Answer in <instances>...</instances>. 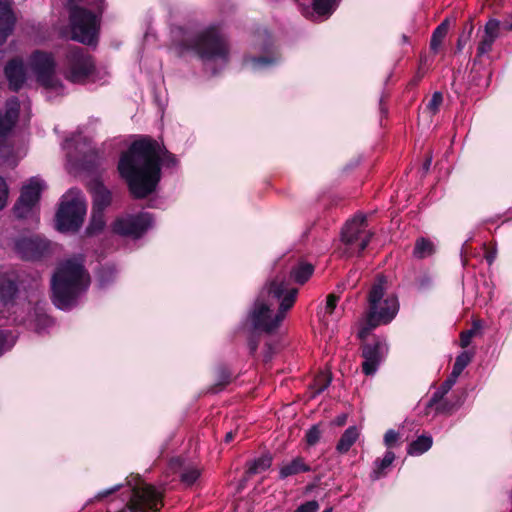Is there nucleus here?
<instances>
[{"instance_id": "nucleus-1", "label": "nucleus", "mask_w": 512, "mask_h": 512, "mask_svg": "<svg viewBox=\"0 0 512 512\" xmlns=\"http://www.w3.org/2000/svg\"><path fill=\"white\" fill-rule=\"evenodd\" d=\"M176 157L164 150L157 141L143 138L134 141L123 153L118 170L135 198H144L156 190L161 179V163L177 165Z\"/></svg>"}, {"instance_id": "nucleus-2", "label": "nucleus", "mask_w": 512, "mask_h": 512, "mask_svg": "<svg viewBox=\"0 0 512 512\" xmlns=\"http://www.w3.org/2000/svg\"><path fill=\"white\" fill-rule=\"evenodd\" d=\"M297 293L285 274L275 276L261 289L249 312L251 327L266 333L276 330L293 307Z\"/></svg>"}, {"instance_id": "nucleus-3", "label": "nucleus", "mask_w": 512, "mask_h": 512, "mask_svg": "<svg viewBox=\"0 0 512 512\" xmlns=\"http://www.w3.org/2000/svg\"><path fill=\"white\" fill-rule=\"evenodd\" d=\"M89 285L90 275L83 257L65 259L57 265L51 278L52 302L59 309L69 310Z\"/></svg>"}, {"instance_id": "nucleus-4", "label": "nucleus", "mask_w": 512, "mask_h": 512, "mask_svg": "<svg viewBox=\"0 0 512 512\" xmlns=\"http://www.w3.org/2000/svg\"><path fill=\"white\" fill-rule=\"evenodd\" d=\"M367 303L366 315L358 332V337L362 340L376 327L390 323L398 313V298L388 277H376L368 292Z\"/></svg>"}, {"instance_id": "nucleus-5", "label": "nucleus", "mask_w": 512, "mask_h": 512, "mask_svg": "<svg viewBox=\"0 0 512 512\" xmlns=\"http://www.w3.org/2000/svg\"><path fill=\"white\" fill-rule=\"evenodd\" d=\"M17 286L12 277L7 274H0V327L4 322L14 315L12 322L23 323L40 333L52 324V320L38 308L28 317L22 314L31 310V303H19L15 296Z\"/></svg>"}, {"instance_id": "nucleus-6", "label": "nucleus", "mask_w": 512, "mask_h": 512, "mask_svg": "<svg viewBox=\"0 0 512 512\" xmlns=\"http://www.w3.org/2000/svg\"><path fill=\"white\" fill-rule=\"evenodd\" d=\"M184 45L187 49L193 50L206 65L215 63L224 66L228 62L227 41L215 27L188 36Z\"/></svg>"}, {"instance_id": "nucleus-7", "label": "nucleus", "mask_w": 512, "mask_h": 512, "mask_svg": "<svg viewBox=\"0 0 512 512\" xmlns=\"http://www.w3.org/2000/svg\"><path fill=\"white\" fill-rule=\"evenodd\" d=\"M86 214V203L82 192L78 189H70L62 197L56 214L57 229L62 232L77 231Z\"/></svg>"}, {"instance_id": "nucleus-8", "label": "nucleus", "mask_w": 512, "mask_h": 512, "mask_svg": "<svg viewBox=\"0 0 512 512\" xmlns=\"http://www.w3.org/2000/svg\"><path fill=\"white\" fill-rule=\"evenodd\" d=\"M373 233L367 230L364 214H358L347 221L341 232L342 255L352 257L359 255L369 244Z\"/></svg>"}, {"instance_id": "nucleus-9", "label": "nucleus", "mask_w": 512, "mask_h": 512, "mask_svg": "<svg viewBox=\"0 0 512 512\" xmlns=\"http://www.w3.org/2000/svg\"><path fill=\"white\" fill-rule=\"evenodd\" d=\"M99 16L85 8L70 5L72 39L83 44H93L98 36Z\"/></svg>"}, {"instance_id": "nucleus-10", "label": "nucleus", "mask_w": 512, "mask_h": 512, "mask_svg": "<svg viewBox=\"0 0 512 512\" xmlns=\"http://www.w3.org/2000/svg\"><path fill=\"white\" fill-rule=\"evenodd\" d=\"M30 66L37 82L49 95H61L64 87L55 74V61L51 54L36 51L30 57Z\"/></svg>"}, {"instance_id": "nucleus-11", "label": "nucleus", "mask_w": 512, "mask_h": 512, "mask_svg": "<svg viewBox=\"0 0 512 512\" xmlns=\"http://www.w3.org/2000/svg\"><path fill=\"white\" fill-rule=\"evenodd\" d=\"M94 62L91 56L80 47H71L66 55L65 77L73 83L84 82L93 72Z\"/></svg>"}, {"instance_id": "nucleus-12", "label": "nucleus", "mask_w": 512, "mask_h": 512, "mask_svg": "<svg viewBox=\"0 0 512 512\" xmlns=\"http://www.w3.org/2000/svg\"><path fill=\"white\" fill-rule=\"evenodd\" d=\"M44 182L38 177H32L23 185L21 194L14 206V213L18 218H28L35 215L40 194L44 189Z\"/></svg>"}, {"instance_id": "nucleus-13", "label": "nucleus", "mask_w": 512, "mask_h": 512, "mask_svg": "<svg viewBox=\"0 0 512 512\" xmlns=\"http://www.w3.org/2000/svg\"><path fill=\"white\" fill-rule=\"evenodd\" d=\"M152 224V217L149 213L137 215H126L119 217L113 223V232L122 236L132 238L141 237Z\"/></svg>"}, {"instance_id": "nucleus-14", "label": "nucleus", "mask_w": 512, "mask_h": 512, "mask_svg": "<svg viewBox=\"0 0 512 512\" xmlns=\"http://www.w3.org/2000/svg\"><path fill=\"white\" fill-rule=\"evenodd\" d=\"M162 494L148 484L134 485L128 507L132 512L157 510Z\"/></svg>"}, {"instance_id": "nucleus-15", "label": "nucleus", "mask_w": 512, "mask_h": 512, "mask_svg": "<svg viewBox=\"0 0 512 512\" xmlns=\"http://www.w3.org/2000/svg\"><path fill=\"white\" fill-rule=\"evenodd\" d=\"M388 345L385 339L376 338L372 342L362 345V371L367 376L374 375L388 354Z\"/></svg>"}, {"instance_id": "nucleus-16", "label": "nucleus", "mask_w": 512, "mask_h": 512, "mask_svg": "<svg viewBox=\"0 0 512 512\" xmlns=\"http://www.w3.org/2000/svg\"><path fill=\"white\" fill-rule=\"evenodd\" d=\"M506 26H508V23H501L499 20L491 18L486 22L483 29L478 30L480 39L477 46V57H482L492 51L493 44L500 36L501 31L507 30Z\"/></svg>"}, {"instance_id": "nucleus-17", "label": "nucleus", "mask_w": 512, "mask_h": 512, "mask_svg": "<svg viewBox=\"0 0 512 512\" xmlns=\"http://www.w3.org/2000/svg\"><path fill=\"white\" fill-rule=\"evenodd\" d=\"M49 243L39 237L22 238L16 242V250L23 259L33 260L41 257Z\"/></svg>"}, {"instance_id": "nucleus-18", "label": "nucleus", "mask_w": 512, "mask_h": 512, "mask_svg": "<svg viewBox=\"0 0 512 512\" xmlns=\"http://www.w3.org/2000/svg\"><path fill=\"white\" fill-rule=\"evenodd\" d=\"M5 76L10 89L18 91L26 81V69L22 59L14 58L5 66Z\"/></svg>"}, {"instance_id": "nucleus-19", "label": "nucleus", "mask_w": 512, "mask_h": 512, "mask_svg": "<svg viewBox=\"0 0 512 512\" xmlns=\"http://www.w3.org/2000/svg\"><path fill=\"white\" fill-rule=\"evenodd\" d=\"M16 17L9 0H0V43H3L13 32Z\"/></svg>"}, {"instance_id": "nucleus-20", "label": "nucleus", "mask_w": 512, "mask_h": 512, "mask_svg": "<svg viewBox=\"0 0 512 512\" xmlns=\"http://www.w3.org/2000/svg\"><path fill=\"white\" fill-rule=\"evenodd\" d=\"M413 425V421H406L398 431H395L393 429L388 430L384 435V444L388 448H390L398 439L411 440L409 444L408 453L413 455L414 452L416 451V440H413L412 436L406 433V429L411 431Z\"/></svg>"}, {"instance_id": "nucleus-21", "label": "nucleus", "mask_w": 512, "mask_h": 512, "mask_svg": "<svg viewBox=\"0 0 512 512\" xmlns=\"http://www.w3.org/2000/svg\"><path fill=\"white\" fill-rule=\"evenodd\" d=\"M93 210L103 211L111 203V192L101 183H95L92 187Z\"/></svg>"}, {"instance_id": "nucleus-22", "label": "nucleus", "mask_w": 512, "mask_h": 512, "mask_svg": "<svg viewBox=\"0 0 512 512\" xmlns=\"http://www.w3.org/2000/svg\"><path fill=\"white\" fill-rule=\"evenodd\" d=\"M80 141V134L74 135L65 140L63 147L67 151L69 159H77L78 155L84 156L89 150V145L86 139H84L83 143H80Z\"/></svg>"}, {"instance_id": "nucleus-23", "label": "nucleus", "mask_w": 512, "mask_h": 512, "mask_svg": "<svg viewBox=\"0 0 512 512\" xmlns=\"http://www.w3.org/2000/svg\"><path fill=\"white\" fill-rule=\"evenodd\" d=\"M462 403V398L458 395H452L449 398H441L437 402H433L431 398L427 404L428 408H435L436 412L449 414L456 410Z\"/></svg>"}, {"instance_id": "nucleus-24", "label": "nucleus", "mask_w": 512, "mask_h": 512, "mask_svg": "<svg viewBox=\"0 0 512 512\" xmlns=\"http://www.w3.org/2000/svg\"><path fill=\"white\" fill-rule=\"evenodd\" d=\"M310 471V467L305 464L304 459L296 457L292 461L285 463L280 468V478L284 479L302 472Z\"/></svg>"}, {"instance_id": "nucleus-25", "label": "nucleus", "mask_w": 512, "mask_h": 512, "mask_svg": "<svg viewBox=\"0 0 512 512\" xmlns=\"http://www.w3.org/2000/svg\"><path fill=\"white\" fill-rule=\"evenodd\" d=\"M359 435L360 433L356 426L348 427L338 441L336 450L341 454L347 453L352 445L357 441Z\"/></svg>"}, {"instance_id": "nucleus-26", "label": "nucleus", "mask_w": 512, "mask_h": 512, "mask_svg": "<svg viewBox=\"0 0 512 512\" xmlns=\"http://www.w3.org/2000/svg\"><path fill=\"white\" fill-rule=\"evenodd\" d=\"M313 265L301 262L295 265L290 271V279H293L295 283L304 284L313 274Z\"/></svg>"}, {"instance_id": "nucleus-27", "label": "nucleus", "mask_w": 512, "mask_h": 512, "mask_svg": "<svg viewBox=\"0 0 512 512\" xmlns=\"http://www.w3.org/2000/svg\"><path fill=\"white\" fill-rule=\"evenodd\" d=\"M279 58L275 55L270 57H250L245 59L244 64L252 71L264 70L278 62Z\"/></svg>"}, {"instance_id": "nucleus-28", "label": "nucleus", "mask_w": 512, "mask_h": 512, "mask_svg": "<svg viewBox=\"0 0 512 512\" xmlns=\"http://www.w3.org/2000/svg\"><path fill=\"white\" fill-rule=\"evenodd\" d=\"M272 464V457L270 455H262L261 457L253 460L247 469L249 476L260 474L270 468Z\"/></svg>"}, {"instance_id": "nucleus-29", "label": "nucleus", "mask_w": 512, "mask_h": 512, "mask_svg": "<svg viewBox=\"0 0 512 512\" xmlns=\"http://www.w3.org/2000/svg\"><path fill=\"white\" fill-rule=\"evenodd\" d=\"M395 454L392 451H387L384 457L381 460L375 461V468L372 472V479L377 480L384 475V471L388 468L394 461Z\"/></svg>"}, {"instance_id": "nucleus-30", "label": "nucleus", "mask_w": 512, "mask_h": 512, "mask_svg": "<svg viewBox=\"0 0 512 512\" xmlns=\"http://www.w3.org/2000/svg\"><path fill=\"white\" fill-rule=\"evenodd\" d=\"M449 28L448 20L443 21L433 32L430 42V47L433 51H437L443 39L447 35Z\"/></svg>"}, {"instance_id": "nucleus-31", "label": "nucleus", "mask_w": 512, "mask_h": 512, "mask_svg": "<svg viewBox=\"0 0 512 512\" xmlns=\"http://www.w3.org/2000/svg\"><path fill=\"white\" fill-rule=\"evenodd\" d=\"M105 226V218L103 211L93 210L91 221L87 227V233L94 235L103 230Z\"/></svg>"}, {"instance_id": "nucleus-32", "label": "nucleus", "mask_w": 512, "mask_h": 512, "mask_svg": "<svg viewBox=\"0 0 512 512\" xmlns=\"http://www.w3.org/2000/svg\"><path fill=\"white\" fill-rule=\"evenodd\" d=\"M338 0H313L314 11L321 16H329L335 10Z\"/></svg>"}, {"instance_id": "nucleus-33", "label": "nucleus", "mask_w": 512, "mask_h": 512, "mask_svg": "<svg viewBox=\"0 0 512 512\" xmlns=\"http://www.w3.org/2000/svg\"><path fill=\"white\" fill-rule=\"evenodd\" d=\"M331 383V374L327 371L320 372L314 379L312 385V396L315 397L317 394L323 392Z\"/></svg>"}, {"instance_id": "nucleus-34", "label": "nucleus", "mask_w": 512, "mask_h": 512, "mask_svg": "<svg viewBox=\"0 0 512 512\" xmlns=\"http://www.w3.org/2000/svg\"><path fill=\"white\" fill-rule=\"evenodd\" d=\"M436 251L435 244L426 238L418 239V258H426L433 255Z\"/></svg>"}, {"instance_id": "nucleus-35", "label": "nucleus", "mask_w": 512, "mask_h": 512, "mask_svg": "<svg viewBox=\"0 0 512 512\" xmlns=\"http://www.w3.org/2000/svg\"><path fill=\"white\" fill-rule=\"evenodd\" d=\"M473 357V354L468 351L461 352L455 360V363L453 365V369L455 371V374H461L463 370L468 366V364L471 362Z\"/></svg>"}, {"instance_id": "nucleus-36", "label": "nucleus", "mask_w": 512, "mask_h": 512, "mask_svg": "<svg viewBox=\"0 0 512 512\" xmlns=\"http://www.w3.org/2000/svg\"><path fill=\"white\" fill-rule=\"evenodd\" d=\"M200 474V470L197 467H187L181 474V481L186 485H192L200 477Z\"/></svg>"}, {"instance_id": "nucleus-37", "label": "nucleus", "mask_w": 512, "mask_h": 512, "mask_svg": "<svg viewBox=\"0 0 512 512\" xmlns=\"http://www.w3.org/2000/svg\"><path fill=\"white\" fill-rule=\"evenodd\" d=\"M15 344V337L6 330H0V356Z\"/></svg>"}, {"instance_id": "nucleus-38", "label": "nucleus", "mask_w": 512, "mask_h": 512, "mask_svg": "<svg viewBox=\"0 0 512 512\" xmlns=\"http://www.w3.org/2000/svg\"><path fill=\"white\" fill-rule=\"evenodd\" d=\"M479 328L478 323H474V328L470 330L463 331L460 335V346L462 348H466L471 343L472 338L475 335L476 329Z\"/></svg>"}, {"instance_id": "nucleus-39", "label": "nucleus", "mask_w": 512, "mask_h": 512, "mask_svg": "<svg viewBox=\"0 0 512 512\" xmlns=\"http://www.w3.org/2000/svg\"><path fill=\"white\" fill-rule=\"evenodd\" d=\"M442 100H443L442 94L440 92H435L432 95L431 99L428 101L426 108L431 113H436L442 103Z\"/></svg>"}, {"instance_id": "nucleus-40", "label": "nucleus", "mask_w": 512, "mask_h": 512, "mask_svg": "<svg viewBox=\"0 0 512 512\" xmlns=\"http://www.w3.org/2000/svg\"><path fill=\"white\" fill-rule=\"evenodd\" d=\"M321 432L318 426H312L306 433V441L309 445L313 446L320 440Z\"/></svg>"}, {"instance_id": "nucleus-41", "label": "nucleus", "mask_w": 512, "mask_h": 512, "mask_svg": "<svg viewBox=\"0 0 512 512\" xmlns=\"http://www.w3.org/2000/svg\"><path fill=\"white\" fill-rule=\"evenodd\" d=\"M115 275L113 267H104L99 274V281L102 286L106 285Z\"/></svg>"}, {"instance_id": "nucleus-42", "label": "nucleus", "mask_w": 512, "mask_h": 512, "mask_svg": "<svg viewBox=\"0 0 512 512\" xmlns=\"http://www.w3.org/2000/svg\"><path fill=\"white\" fill-rule=\"evenodd\" d=\"M432 446V438L430 436H418V454L428 451Z\"/></svg>"}, {"instance_id": "nucleus-43", "label": "nucleus", "mask_w": 512, "mask_h": 512, "mask_svg": "<svg viewBox=\"0 0 512 512\" xmlns=\"http://www.w3.org/2000/svg\"><path fill=\"white\" fill-rule=\"evenodd\" d=\"M319 503L316 500L307 501L301 504L294 512H317Z\"/></svg>"}, {"instance_id": "nucleus-44", "label": "nucleus", "mask_w": 512, "mask_h": 512, "mask_svg": "<svg viewBox=\"0 0 512 512\" xmlns=\"http://www.w3.org/2000/svg\"><path fill=\"white\" fill-rule=\"evenodd\" d=\"M452 386L448 385L445 381L442 383L440 388L433 394V402H437L439 399L443 398L450 390Z\"/></svg>"}, {"instance_id": "nucleus-45", "label": "nucleus", "mask_w": 512, "mask_h": 512, "mask_svg": "<svg viewBox=\"0 0 512 512\" xmlns=\"http://www.w3.org/2000/svg\"><path fill=\"white\" fill-rule=\"evenodd\" d=\"M8 188L2 177H0V210L6 205Z\"/></svg>"}, {"instance_id": "nucleus-46", "label": "nucleus", "mask_w": 512, "mask_h": 512, "mask_svg": "<svg viewBox=\"0 0 512 512\" xmlns=\"http://www.w3.org/2000/svg\"><path fill=\"white\" fill-rule=\"evenodd\" d=\"M337 301L338 298L334 294L328 295L325 307L327 313L331 314L334 311Z\"/></svg>"}, {"instance_id": "nucleus-47", "label": "nucleus", "mask_w": 512, "mask_h": 512, "mask_svg": "<svg viewBox=\"0 0 512 512\" xmlns=\"http://www.w3.org/2000/svg\"><path fill=\"white\" fill-rule=\"evenodd\" d=\"M470 38L471 37H469V35H465V32H462L457 40L456 51L461 52L469 42Z\"/></svg>"}, {"instance_id": "nucleus-48", "label": "nucleus", "mask_w": 512, "mask_h": 512, "mask_svg": "<svg viewBox=\"0 0 512 512\" xmlns=\"http://www.w3.org/2000/svg\"><path fill=\"white\" fill-rule=\"evenodd\" d=\"M473 30H474L473 22L471 20L467 21L464 25V30H463V32H465V35H469V37H471Z\"/></svg>"}, {"instance_id": "nucleus-49", "label": "nucleus", "mask_w": 512, "mask_h": 512, "mask_svg": "<svg viewBox=\"0 0 512 512\" xmlns=\"http://www.w3.org/2000/svg\"><path fill=\"white\" fill-rule=\"evenodd\" d=\"M460 376V374H455V371L452 370L451 374L449 375V377L445 380L446 383H448V385L452 386L456 383L458 377Z\"/></svg>"}, {"instance_id": "nucleus-50", "label": "nucleus", "mask_w": 512, "mask_h": 512, "mask_svg": "<svg viewBox=\"0 0 512 512\" xmlns=\"http://www.w3.org/2000/svg\"><path fill=\"white\" fill-rule=\"evenodd\" d=\"M460 376V374H455V371L452 370L451 374L449 375V377L445 380L446 383H448V385L452 386L456 383L458 377Z\"/></svg>"}, {"instance_id": "nucleus-51", "label": "nucleus", "mask_w": 512, "mask_h": 512, "mask_svg": "<svg viewBox=\"0 0 512 512\" xmlns=\"http://www.w3.org/2000/svg\"><path fill=\"white\" fill-rule=\"evenodd\" d=\"M120 488V485H116L115 487L111 488V489H108V490H105V491H102L100 492L98 495H97V498H104L110 494H112L113 492L117 491L118 489Z\"/></svg>"}, {"instance_id": "nucleus-52", "label": "nucleus", "mask_w": 512, "mask_h": 512, "mask_svg": "<svg viewBox=\"0 0 512 512\" xmlns=\"http://www.w3.org/2000/svg\"><path fill=\"white\" fill-rule=\"evenodd\" d=\"M485 257H486V260L488 261V263L491 264L496 258V251L494 249L487 251Z\"/></svg>"}, {"instance_id": "nucleus-53", "label": "nucleus", "mask_w": 512, "mask_h": 512, "mask_svg": "<svg viewBox=\"0 0 512 512\" xmlns=\"http://www.w3.org/2000/svg\"><path fill=\"white\" fill-rule=\"evenodd\" d=\"M236 432L230 431L225 435V442L229 443L235 438Z\"/></svg>"}, {"instance_id": "nucleus-54", "label": "nucleus", "mask_w": 512, "mask_h": 512, "mask_svg": "<svg viewBox=\"0 0 512 512\" xmlns=\"http://www.w3.org/2000/svg\"><path fill=\"white\" fill-rule=\"evenodd\" d=\"M346 419H347V416H346V415H341V416H339V417L336 419L335 423H336L337 425H339V426H340V425H343V424L346 422Z\"/></svg>"}, {"instance_id": "nucleus-55", "label": "nucleus", "mask_w": 512, "mask_h": 512, "mask_svg": "<svg viewBox=\"0 0 512 512\" xmlns=\"http://www.w3.org/2000/svg\"><path fill=\"white\" fill-rule=\"evenodd\" d=\"M431 283V278L430 277H425L422 281H421V287H429Z\"/></svg>"}, {"instance_id": "nucleus-56", "label": "nucleus", "mask_w": 512, "mask_h": 512, "mask_svg": "<svg viewBox=\"0 0 512 512\" xmlns=\"http://www.w3.org/2000/svg\"><path fill=\"white\" fill-rule=\"evenodd\" d=\"M431 161H432L431 157H429V158H427V159L425 160V162H424V164H423V169H424L425 171H428V170H429L430 165H431Z\"/></svg>"}, {"instance_id": "nucleus-57", "label": "nucleus", "mask_w": 512, "mask_h": 512, "mask_svg": "<svg viewBox=\"0 0 512 512\" xmlns=\"http://www.w3.org/2000/svg\"><path fill=\"white\" fill-rule=\"evenodd\" d=\"M229 382V376L228 375H225L224 378H223V381L221 382V385H225Z\"/></svg>"}, {"instance_id": "nucleus-58", "label": "nucleus", "mask_w": 512, "mask_h": 512, "mask_svg": "<svg viewBox=\"0 0 512 512\" xmlns=\"http://www.w3.org/2000/svg\"><path fill=\"white\" fill-rule=\"evenodd\" d=\"M323 512H333V509L331 507L326 508Z\"/></svg>"}, {"instance_id": "nucleus-59", "label": "nucleus", "mask_w": 512, "mask_h": 512, "mask_svg": "<svg viewBox=\"0 0 512 512\" xmlns=\"http://www.w3.org/2000/svg\"><path fill=\"white\" fill-rule=\"evenodd\" d=\"M507 30H512V23L508 24V26L505 27Z\"/></svg>"}]
</instances>
